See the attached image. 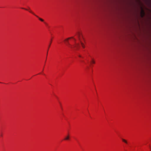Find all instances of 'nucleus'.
I'll return each mask as SVG.
<instances>
[{"instance_id": "f257e3e1", "label": "nucleus", "mask_w": 151, "mask_h": 151, "mask_svg": "<svg viewBox=\"0 0 151 151\" xmlns=\"http://www.w3.org/2000/svg\"><path fill=\"white\" fill-rule=\"evenodd\" d=\"M71 38H73V37L69 38L66 40H65V41H67V42L68 44L70 45V47L72 48H74V50H77L78 49V48L80 47V45L78 43H75V44L74 45H73V46H72L71 45L68 43V40Z\"/></svg>"}, {"instance_id": "f03ea898", "label": "nucleus", "mask_w": 151, "mask_h": 151, "mask_svg": "<svg viewBox=\"0 0 151 151\" xmlns=\"http://www.w3.org/2000/svg\"><path fill=\"white\" fill-rule=\"evenodd\" d=\"M140 10L141 11L140 12L141 16L142 17H143L145 15V12L144 11L145 10Z\"/></svg>"}, {"instance_id": "7ed1b4c3", "label": "nucleus", "mask_w": 151, "mask_h": 151, "mask_svg": "<svg viewBox=\"0 0 151 151\" xmlns=\"http://www.w3.org/2000/svg\"><path fill=\"white\" fill-rule=\"evenodd\" d=\"M29 12L30 13H32V14H33L35 15V14H33V13L31 11H29ZM35 15L37 17H38V18L41 21H42V22H44V20H43V19H41V18H40V17H39L37 16H36V15Z\"/></svg>"}, {"instance_id": "20e7f679", "label": "nucleus", "mask_w": 151, "mask_h": 151, "mask_svg": "<svg viewBox=\"0 0 151 151\" xmlns=\"http://www.w3.org/2000/svg\"><path fill=\"white\" fill-rule=\"evenodd\" d=\"M69 135H68L64 139L65 140H68L69 139Z\"/></svg>"}, {"instance_id": "39448f33", "label": "nucleus", "mask_w": 151, "mask_h": 151, "mask_svg": "<svg viewBox=\"0 0 151 151\" xmlns=\"http://www.w3.org/2000/svg\"><path fill=\"white\" fill-rule=\"evenodd\" d=\"M81 45H82V47L83 48H85V45H84V44L82 42H81Z\"/></svg>"}, {"instance_id": "423d86ee", "label": "nucleus", "mask_w": 151, "mask_h": 151, "mask_svg": "<svg viewBox=\"0 0 151 151\" xmlns=\"http://www.w3.org/2000/svg\"><path fill=\"white\" fill-rule=\"evenodd\" d=\"M52 40H51V41L50 42V43L49 44V45L48 46V50H47V53H48V49L50 46V45H51V42H52Z\"/></svg>"}, {"instance_id": "0eeeda50", "label": "nucleus", "mask_w": 151, "mask_h": 151, "mask_svg": "<svg viewBox=\"0 0 151 151\" xmlns=\"http://www.w3.org/2000/svg\"><path fill=\"white\" fill-rule=\"evenodd\" d=\"M78 37H79V38H80V37H81V35H81V33H80V32H78L77 33V34Z\"/></svg>"}, {"instance_id": "6e6552de", "label": "nucleus", "mask_w": 151, "mask_h": 151, "mask_svg": "<svg viewBox=\"0 0 151 151\" xmlns=\"http://www.w3.org/2000/svg\"><path fill=\"white\" fill-rule=\"evenodd\" d=\"M122 141H123V142H124L126 144H127V141L126 140H125V139H122Z\"/></svg>"}, {"instance_id": "1a4fd4ad", "label": "nucleus", "mask_w": 151, "mask_h": 151, "mask_svg": "<svg viewBox=\"0 0 151 151\" xmlns=\"http://www.w3.org/2000/svg\"><path fill=\"white\" fill-rule=\"evenodd\" d=\"M91 63H92L93 64H94L95 63V62L93 60H92V61L91 62Z\"/></svg>"}, {"instance_id": "9d476101", "label": "nucleus", "mask_w": 151, "mask_h": 151, "mask_svg": "<svg viewBox=\"0 0 151 151\" xmlns=\"http://www.w3.org/2000/svg\"><path fill=\"white\" fill-rule=\"evenodd\" d=\"M45 24H46V25H47V24L45 22H44Z\"/></svg>"}, {"instance_id": "9b49d317", "label": "nucleus", "mask_w": 151, "mask_h": 151, "mask_svg": "<svg viewBox=\"0 0 151 151\" xmlns=\"http://www.w3.org/2000/svg\"><path fill=\"white\" fill-rule=\"evenodd\" d=\"M142 9H142H143L142 8L141 9Z\"/></svg>"}, {"instance_id": "f8f14e48", "label": "nucleus", "mask_w": 151, "mask_h": 151, "mask_svg": "<svg viewBox=\"0 0 151 151\" xmlns=\"http://www.w3.org/2000/svg\"><path fill=\"white\" fill-rule=\"evenodd\" d=\"M79 56V57H81V55H79V56Z\"/></svg>"}, {"instance_id": "ddd939ff", "label": "nucleus", "mask_w": 151, "mask_h": 151, "mask_svg": "<svg viewBox=\"0 0 151 151\" xmlns=\"http://www.w3.org/2000/svg\"><path fill=\"white\" fill-rule=\"evenodd\" d=\"M73 39L75 41L76 40L75 38H73Z\"/></svg>"}, {"instance_id": "4468645a", "label": "nucleus", "mask_w": 151, "mask_h": 151, "mask_svg": "<svg viewBox=\"0 0 151 151\" xmlns=\"http://www.w3.org/2000/svg\"><path fill=\"white\" fill-rule=\"evenodd\" d=\"M81 36H82V37H83V36H82V35H81ZM82 38H83V37H82Z\"/></svg>"}, {"instance_id": "2eb2a0df", "label": "nucleus", "mask_w": 151, "mask_h": 151, "mask_svg": "<svg viewBox=\"0 0 151 151\" xmlns=\"http://www.w3.org/2000/svg\"><path fill=\"white\" fill-rule=\"evenodd\" d=\"M81 36H82V37H83V36H82V35H81ZM82 38H83V37H82Z\"/></svg>"}, {"instance_id": "dca6fc26", "label": "nucleus", "mask_w": 151, "mask_h": 151, "mask_svg": "<svg viewBox=\"0 0 151 151\" xmlns=\"http://www.w3.org/2000/svg\"><path fill=\"white\" fill-rule=\"evenodd\" d=\"M24 9L26 10V9Z\"/></svg>"}, {"instance_id": "f3484780", "label": "nucleus", "mask_w": 151, "mask_h": 151, "mask_svg": "<svg viewBox=\"0 0 151 151\" xmlns=\"http://www.w3.org/2000/svg\"><path fill=\"white\" fill-rule=\"evenodd\" d=\"M150 11H151V10H150Z\"/></svg>"}]
</instances>
